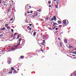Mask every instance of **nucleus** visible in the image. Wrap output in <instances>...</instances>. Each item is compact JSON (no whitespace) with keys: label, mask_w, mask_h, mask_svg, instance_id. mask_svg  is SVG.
Returning <instances> with one entry per match:
<instances>
[{"label":"nucleus","mask_w":76,"mask_h":76,"mask_svg":"<svg viewBox=\"0 0 76 76\" xmlns=\"http://www.w3.org/2000/svg\"><path fill=\"white\" fill-rule=\"evenodd\" d=\"M11 36L12 37H14V35H12Z\"/></svg>","instance_id":"obj_62"},{"label":"nucleus","mask_w":76,"mask_h":76,"mask_svg":"<svg viewBox=\"0 0 76 76\" xmlns=\"http://www.w3.org/2000/svg\"><path fill=\"white\" fill-rule=\"evenodd\" d=\"M38 16V14L36 13L35 15H33V17H35V16Z\"/></svg>","instance_id":"obj_6"},{"label":"nucleus","mask_w":76,"mask_h":76,"mask_svg":"<svg viewBox=\"0 0 76 76\" xmlns=\"http://www.w3.org/2000/svg\"><path fill=\"white\" fill-rule=\"evenodd\" d=\"M71 56H74V57L75 56V55H71Z\"/></svg>","instance_id":"obj_46"},{"label":"nucleus","mask_w":76,"mask_h":76,"mask_svg":"<svg viewBox=\"0 0 76 76\" xmlns=\"http://www.w3.org/2000/svg\"><path fill=\"white\" fill-rule=\"evenodd\" d=\"M10 51H13V49L11 48L9 49Z\"/></svg>","instance_id":"obj_25"},{"label":"nucleus","mask_w":76,"mask_h":76,"mask_svg":"<svg viewBox=\"0 0 76 76\" xmlns=\"http://www.w3.org/2000/svg\"><path fill=\"white\" fill-rule=\"evenodd\" d=\"M10 10H10V9H8V12L9 13V12H10Z\"/></svg>","instance_id":"obj_30"},{"label":"nucleus","mask_w":76,"mask_h":76,"mask_svg":"<svg viewBox=\"0 0 76 76\" xmlns=\"http://www.w3.org/2000/svg\"><path fill=\"white\" fill-rule=\"evenodd\" d=\"M7 2L6 1H2V3H4V4H5Z\"/></svg>","instance_id":"obj_20"},{"label":"nucleus","mask_w":76,"mask_h":76,"mask_svg":"<svg viewBox=\"0 0 76 76\" xmlns=\"http://www.w3.org/2000/svg\"><path fill=\"white\" fill-rule=\"evenodd\" d=\"M45 40H44L43 41V44H45Z\"/></svg>","instance_id":"obj_26"},{"label":"nucleus","mask_w":76,"mask_h":76,"mask_svg":"<svg viewBox=\"0 0 76 76\" xmlns=\"http://www.w3.org/2000/svg\"><path fill=\"white\" fill-rule=\"evenodd\" d=\"M37 10V11H38V12H41V9H39V10Z\"/></svg>","instance_id":"obj_21"},{"label":"nucleus","mask_w":76,"mask_h":76,"mask_svg":"<svg viewBox=\"0 0 76 76\" xmlns=\"http://www.w3.org/2000/svg\"><path fill=\"white\" fill-rule=\"evenodd\" d=\"M55 7L56 9L58 8V6L57 5H55Z\"/></svg>","instance_id":"obj_17"},{"label":"nucleus","mask_w":76,"mask_h":76,"mask_svg":"<svg viewBox=\"0 0 76 76\" xmlns=\"http://www.w3.org/2000/svg\"><path fill=\"white\" fill-rule=\"evenodd\" d=\"M11 31L12 32V33H13V31H14L13 29H11Z\"/></svg>","instance_id":"obj_28"},{"label":"nucleus","mask_w":76,"mask_h":76,"mask_svg":"<svg viewBox=\"0 0 76 76\" xmlns=\"http://www.w3.org/2000/svg\"><path fill=\"white\" fill-rule=\"evenodd\" d=\"M14 47H16V45H14Z\"/></svg>","instance_id":"obj_57"},{"label":"nucleus","mask_w":76,"mask_h":76,"mask_svg":"<svg viewBox=\"0 0 76 76\" xmlns=\"http://www.w3.org/2000/svg\"><path fill=\"white\" fill-rule=\"evenodd\" d=\"M20 58H21V59H23V58H24V56H21L20 57Z\"/></svg>","instance_id":"obj_10"},{"label":"nucleus","mask_w":76,"mask_h":76,"mask_svg":"<svg viewBox=\"0 0 76 76\" xmlns=\"http://www.w3.org/2000/svg\"><path fill=\"white\" fill-rule=\"evenodd\" d=\"M69 48H73V47L72 46H71L70 45H69Z\"/></svg>","instance_id":"obj_18"},{"label":"nucleus","mask_w":76,"mask_h":76,"mask_svg":"<svg viewBox=\"0 0 76 76\" xmlns=\"http://www.w3.org/2000/svg\"><path fill=\"white\" fill-rule=\"evenodd\" d=\"M4 6H7V4H4Z\"/></svg>","instance_id":"obj_48"},{"label":"nucleus","mask_w":76,"mask_h":76,"mask_svg":"<svg viewBox=\"0 0 76 76\" xmlns=\"http://www.w3.org/2000/svg\"><path fill=\"white\" fill-rule=\"evenodd\" d=\"M49 7H51V5H49Z\"/></svg>","instance_id":"obj_51"},{"label":"nucleus","mask_w":76,"mask_h":76,"mask_svg":"<svg viewBox=\"0 0 76 76\" xmlns=\"http://www.w3.org/2000/svg\"><path fill=\"white\" fill-rule=\"evenodd\" d=\"M42 51V53L44 52V51L43 50H42V49H41V50Z\"/></svg>","instance_id":"obj_49"},{"label":"nucleus","mask_w":76,"mask_h":76,"mask_svg":"<svg viewBox=\"0 0 76 76\" xmlns=\"http://www.w3.org/2000/svg\"><path fill=\"white\" fill-rule=\"evenodd\" d=\"M36 34H37V32H34V33H33L34 36H36Z\"/></svg>","instance_id":"obj_8"},{"label":"nucleus","mask_w":76,"mask_h":76,"mask_svg":"<svg viewBox=\"0 0 76 76\" xmlns=\"http://www.w3.org/2000/svg\"><path fill=\"white\" fill-rule=\"evenodd\" d=\"M46 19L48 20V17H46Z\"/></svg>","instance_id":"obj_53"},{"label":"nucleus","mask_w":76,"mask_h":76,"mask_svg":"<svg viewBox=\"0 0 76 76\" xmlns=\"http://www.w3.org/2000/svg\"><path fill=\"white\" fill-rule=\"evenodd\" d=\"M53 25H54V26H56V25L55 23H53Z\"/></svg>","instance_id":"obj_32"},{"label":"nucleus","mask_w":76,"mask_h":76,"mask_svg":"<svg viewBox=\"0 0 76 76\" xmlns=\"http://www.w3.org/2000/svg\"><path fill=\"white\" fill-rule=\"evenodd\" d=\"M8 61H7V63L8 64H10L11 63V61H12V59L10 57H9L7 59Z\"/></svg>","instance_id":"obj_2"},{"label":"nucleus","mask_w":76,"mask_h":76,"mask_svg":"<svg viewBox=\"0 0 76 76\" xmlns=\"http://www.w3.org/2000/svg\"><path fill=\"white\" fill-rule=\"evenodd\" d=\"M49 30H51L52 31H53V30H51V27L49 28Z\"/></svg>","instance_id":"obj_37"},{"label":"nucleus","mask_w":76,"mask_h":76,"mask_svg":"<svg viewBox=\"0 0 76 76\" xmlns=\"http://www.w3.org/2000/svg\"><path fill=\"white\" fill-rule=\"evenodd\" d=\"M12 72H13L12 71L11 72H8V73H12Z\"/></svg>","instance_id":"obj_33"},{"label":"nucleus","mask_w":76,"mask_h":76,"mask_svg":"<svg viewBox=\"0 0 76 76\" xmlns=\"http://www.w3.org/2000/svg\"><path fill=\"white\" fill-rule=\"evenodd\" d=\"M54 1H57V0H53Z\"/></svg>","instance_id":"obj_58"},{"label":"nucleus","mask_w":76,"mask_h":76,"mask_svg":"<svg viewBox=\"0 0 76 76\" xmlns=\"http://www.w3.org/2000/svg\"><path fill=\"white\" fill-rule=\"evenodd\" d=\"M2 3L1 0H0V4H1Z\"/></svg>","instance_id":"obj_40"},{"label":"nucleus","mask_w":76,"mask_h":76,"mask_svg":"<svg viewBox=\"0 0 76 76\" xmlns=\"http://www.w3.org/2000/svg\"><path fill=\"white\" fill-rule=\"evenodd\" d=\"M57 32H58V31H56V32H55V33H57Z\"/></svg>","instance_id":"obj_63"},{"label":"nucleus","mask_w":76,"mask_h":76,"mask_svg":"<svg viewBox=\"0 0 76 76\" xmlns=\"http://www.w3.org/2000/svg\"><path fill=\"white\" fill-rule=\"evenodd\" d=\"M58 27H59V28H61V27H62V25H60L58 26Z\"/></svg>","instance_id":"obj_27"},{"label":"nucleus","mask_w":76,"mask_h":76,"mask_svg":"<svg viewBox=\"0 0 76 76\" xmlns=\"http://www.w3.org/2000/svg\"><path fill=\"white\" fill-rule=\"evenodd\" d=\"M28 6H29V5H28V4H27V5H26V7H28Z\"/></svg>","instance_id":"obj_43"},{"label":"nucleus","mask_w":76,"mask_h":76,"mask_svg":"<svg viewBox=\"0 0 76 76\" xmlns=\"http://www.w3.org/2000/svg\"><path fill=\"white\" fill-rule=\"evenodd\" d=\"M57 45L58 46V47H61L62 46V43L61 42H60V44H57Z\"/></svg>","instance_id":"obj_5"},{"label":"nucleus","mask_w":76,"mask_h":76,"mask_svg":"<svg viewBox=\"0 0 76 76\" xmlns=\"http://www.w3.org/2000/svg\"><path fill=\"white\" fill-rule=\"evenodd\" d=\"M7 29H10V27H9V26H7Z\"/></svg>","instance_id":"obj_22"},{"label":"nucleus","mask_w":76,"mask_h":76,"mask_svg":"<svg viewBox=\"0 0 76 76\" xmlns=\"http://www.w3.org/2000/svg\"><path fill=\"white\" fill-rule=\"evenodd\" d=\"M76 76V72L75 71V72L72 73L71 74V75L70 76Z\"/></svg>","instance_id":"obj_3"},{"label":"nucleus","mask_w":76,"mask_h":76,"mask_svg":"<svg viewBox=\"0 0 76 76\" xmlns=\"http://www.w3.org/2000/svg\"><path fill=\"white\" fill-rule=\"evenodd\" d=\"M13 18H12L11 19V20H10V21H12V20H13Z\"/></svg>","instance_id":"obj_36"},{"label":"nucleus","mask_w":76,"mask_h":76,"mask_svg":"<svg viewBox=\"0 0 76 76\" xmlns=\"http://www.w3.org/2000/svg\"><path fill=\"white\" fill-rule=\"evenodd\" d=\"M73 45H76V41H75V42H74L73 43Z\"/></svg>","instance_id":"obj_16"},{"label":"nucleus","mask_w":76,"mask_h":76,"mask_svg":"<svg viewBox=\"0 0 76 76\" xmlns=\"http://www.w3.org/2000/svg\"><path fill=\"white\" fill-rule=\"evenodd\" d=\"M17 70H18V71H19V69H17Z\"/></svg>","instance_id":"obj_61"},{"label":"nucleus","mask_w":76,"mask_h":76,"mask_svg":"<svg viewBox=\"0 0 76 76\" xmlns=\"http://www.w3.org/2000/svg\"><path fill=\"white\" fill-rule=\"evenodd\" d=\"M16 50V49H12V50Z\"/></svg>","instance_id":"obj_60"},{"label":"nucleus","mask_w":76,"mask_h":76,"mask_svg":"<svg viewBox=\"0 0 76 76\" xmlns=\"http://www.w3.org/2000/svg\"><path fill=\"white\" fill-rule=\"evenodd\" d=\"M27 13H30V12H29H29H27Z\"/></svg>","instance_id":"obj_55"},{"label":"nucleus","mask_w":76,"mask_h":76,"mask_svg":"<svg viewBox=\"0 0 76 76\" xmlns=\"http://www.w3.org/2000/svg\"><path fill=\"white\" fill-rule=\"evenodd\" d=\"M18 37H17V38H16V39H19V37H20V35H18Z\"/></svg>","instance_id":"obj_15"},{"label":"nucleus","mask_w":76,"mask_h":76,"mask_svg":"<svg viewBox=\"0 0 76 76\" xmlns=\"http://www.w3.org/2000/svg\"><path fill=\"white\" fill-rule=\"evenodd\" d=\"M48 3L49 4H51V1H48Z\"/></svg>","instance_id":"obj_24"},{"label":"nucleus","mask_w":76,"mask_h":76,"mask_svg":"<svg viewBox=\"0 0 76 76\" xmlns=\"http://www.w3.org/2000/svg\"><path fill=\"white\" fill-rule=\"evenodd\" d=\"M58 23H59V24H61V22L60 20H58Z\"/></svg>","instance_id":"obj_9"},{"label":"nucleus","mask_w":76,"mask_h":76,"mask_svg":"<svg viewBox=\"0 0 76 76\" xmlns=\"http://www.w3.org/2000/svg\"><path fill=\"white\" fill-rule=\"evenodd\" d=\"M27 28H30V27H29V26H27Z\"/></svg>","instance_id":"obj_56"},{"label":"nucleus","mask_w":76,"mask_h":76,"mask_svg":"<svg viewBox=\"0 0 76 76\" xmlns=\"http://www.w3.org/2000/svg\"><path fill=\"white\" fill-rule=\"evenodd\" d=\"M19 41V43H20V41L22 40V39H18Z\"/></svg>","instance_id":"obj_12"},{"label":"nucleus","mask_w":76,"mask_h":76,"mask_svg":"<svg viewBox=\"0 0 76 76\" xmlns=\"http://www.w3.org/2000/svg\"><path fill=\"white\" fill-rule=\"evenodd\" d=\"M74 51H71V53H72V54H73L74 53Z\"/></svg>","instance_id":"obj_29"},{"label":"nucleus","mask_w":76,"mask_h":76,"mask_svg":"<svg viewBox=\"0 0 76 76\" xmlns=\"http://www.w3.org/2000/svg\"><path fill=\"white\" fill-rule=\"evenodd\" d=\"M11 70L12 71L13 70H15V69H14V67H12L11 68Z\"/></svg>","instance_id":"obj_11"},{"label":"nucleus","mask_w":76,"mask_h":76,"mask_svg":"<svg viewBox=\"0 0 76 76\" xmlns=\"http://www.w3.org/2000/svg\"><path fill=\"white\" fill-rule=\"evenodd\" d=\"M4 29H6V28L4 27L1 29V31H3V30H4Z\"/></svg>","instance_id":"obj_13"},{"label":"nucleus","mask_w":76,"mask_h":76,"mask_svg":"<svg viewBox=\"0 0 76 76\" xmlns=\"http://www.w3.org/2000/svg\"><path fill=\"white\" fill-rule=\"evenodd\" d=\"M73 53V54H76V51L74 52V53Z\"/></svg>","instance_id":"obj_35"},{"label":"nucleus","mask_w":76,"mask_h":76,"mask_svg":"<svg viewBox=\"0 0 76 76\" xmlns=\"http://www.w3.org/2000/svg\"><path fill=\"white\" fill-rule=\"evenodd\" d=\"M57 26H55L54 27H53L52 28L53 29H55V28H57Z\"/></svg>","instance_id":"obj_23"},{"label":"nucleus","mask_w":76,"mask_h":76,"mask_svg":"<svg viewBox=\"0 0 76 76\" xmlns=\"http://www.w3.org/2000/svg\"><path fill=\"white\" fill-rule=\"evenodd\" d=\"M17 34H18V33H15L14 34V35H17Z\"/></svg>","instance_id":"obj_31"},{"label":"nucleus","mask_w":76,"mask_h":76,"mask_svg":"<svg viewBox=\"0 0 76 76\" xmlns=\"http://www.w3.org/2000/svg\"><path fill=\"white\" fill-rule=\"evenodd\" d=\"M10 7H12V4H10Z\"/></svg>","instance_id":"obj_47"},{"label":"nucleus","mask_w":76,"mask_h":76,"mask_svg":"<svg viewBox=\"0 0 76 76\" xmlns=\"http://www.w3.org/2000/svg\"><path fill=\"white\" fill-rule=\"evenodd\" d=\"M52 20H54L55 21L56 20V16H54V18H51Z\"/></svg>","instance_id":"obj_4"},{"label":"nucleus","mask_w":76,"mask_h":76,"mask_svg":"<svg viewBox=\"0 0 76 76\" xmlns=\"http://www.w3.org/2000/svg\"><path fill=\"white\" fill-rule=\"evenodd\" d=\"M58 40L59 41H60V38H58Z\"/></svg>","instance_id":"obj_50"},{"label":"nucleus","mask_w":76,"mask_h":76,"mask_svg":"<svg viewBox=\"0 0 76 76\" xmlns=\"http://www.w3.org/2000/svg\"><path fill=\"white\" fill-rule=\"evenodd\" d=\"M32 12H33V11H30V13H32Z\"/></svg>","instance_id":"obj_39"},{"label":"nucleus","mask_w":76,"mask_h":76,"mask_svg":"<svg viewBox=\"0 0 76 76\" xmlns=\"http://www.w3.org/2000/svg\"><path fill=\"white\" fill-rule=\"evenodd\" d=\"M16 72H17V71L16 70H14L13 71L14 73H16Z\"/></svg>","instance_id":"obj_19"},{"label":"nucleus","mask_w":76,"mask_h":76,"mask_svg":"<svg viewBox=\"0 0 76 76\" xmlns=\"http://www.w3.org/2000/svg\"><path fill=\"white\" fill-rule=\"evenodd\" d=\"M63 34V32H61V34Z\"/></svg>","instance_id":"obj_54"},{"label":"nucleus","mask_w":76,"mask_h":76,"mask_svg":"<svg viewBox=\"0 0 76 76\" xmlns=\"http://www.w3.org/2000/svg\"><path fill=\"white\" fill-rule=\"evenodd\" d=\"M69 24V21L67 20H65L63 21V24L64 25L63 27H64V26H66V25H67Z\"/></svg>","instance_id":"obj_1"},{"label":"nucleus","mask_w":76,"mask_h":76,"mask_svg":"<svg viewBox=\"0 0 76 76\" xmlns=\"http://www.w3.org/2000/svg\"><path fill=\"white\" fill-rule=\"evenodd\" d=\"M40 44L41 45H44V44L43 43H41Z\"/></svg>","instance_id":"obj_42"},{"label":"nucleus","mask_w":76,"mask_h":76,"mask_svg":"<svg viewBox=\"0 0 76 76\" xmlns=\"http://www.w3.org/2000/svg\"><path fill=\"white\" fill-rule=\"evenodd\" d=\"M52 16H50V18H51Z\"/></svg>","instance_id":"obj_64"},{"label":"nucleus","mask_w":76,"mask_h":76,"mask_svg":"<svg viewBox=\"0 0 76 76\" xmlns=\"http://www.w3.org/2000/svg\"><path fill=\"white\" fill-rule=\"evenodd\" d=\"M67 39H65L64 40V42H65V43H66V44L67 43Z\"/></svg>","instance_id":"obj_7"},{"label":"nucleus","mask_w":76,"mask_h":76,"mask_svg":"<svg viewBox=\"0 0 76 76\" xmlns=\"http://www.w3.org/2000/svg\"><path fill=\"white\" fill-rule=\"evenodd\" d=\"M28 30H30V31H31V28H30L28 29Z\"/></svg>","instance_id":"obj_45"},{"label":"nucleus","mask_w":76,"mask_h":76,"mask_svg":"<svg viewBox=\"0 0 76 76\" xmlns=\"http://www.w3.org/2000/svg\"><path fill=\"white\" fill-rule=\"evenodd\" d=\"M29 8H30V9H31V6H29Z\"/></svg>","instance_id":"obj_52"},{"label":"nucleus","mask_w":76,"mask_h":76,"mask_svg":"<svg viewBox=\"0 0 76 76\" xmlns=\"http://www.w3.org/2000/svg\"><path fill=\"white\" fill-rule=\"evenodd\" d=\"M20 44V43H18V44L16 45V47H18L19 45Z\"/></svg>","instance_id":"obj_14"},{"label":"nucleus","mask_w":76,"mask_h":76,"mask_svg":"<svg viewBox=\"0 0 76 76\" xmlns=\"http://www.w3.org/2000/svg\"><path fill=\"white\" fill-rule=\"evenodd\" d=\"M32 25H33L32 24H29L30 26H31Z\"/></svg>","instance_id":"obj_34"},{"label":"nucleus","mask_w":76,"mask_h":76,"mask_svg":"<svg viewBox=\"0 0 76 76\" xmlns=\"http://www.w3.org/2000/svg\"><path fill=\"white\" fill-rule=\"evenodd\" d=\"M3 36V34H1V35H0V37Z\"/></svg>","instance_id":"obj_38"},{"label":"nucleus","mask_w":76,"mask_h":76,"mask_svg":"<svg viewBox=\"0 0 76 76\" xmlns=\"http://www.w3.org/2000/svg\"><path fill=\"white\" fill-rule=\"evenodd\" d=\"M13 39H16V37H13Z\"/></svg>","instance_id":"obj_44"},{"label":"nucleus","mask_w":76,"mask_h":76,"mask_svg":"<svg viewBox=\"0 0 76 76\" xmlns=\"http://www.w3.org/2000/svg\"><path fill=\"white\" fill-rule=\"evenodd\" d=\"M55 23V24L56 25H57V23Z\"/></svg>","instance_id":"obj_59"},{"label":"nucleus","mask_w":76,"mask_h":76,"mask_svg":"<svg viewBox=\"0 0 76 76\" xmlns=\"http://www.w3.org/2000/svg\"><path fill=\"white\" fill-rule=\"evenodd\" d=\"M56 31H57L58 30V28H57L55 29Z\"/></svg>","instance_id":"obj_41"}]
</instances>
